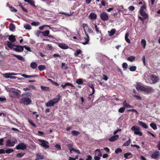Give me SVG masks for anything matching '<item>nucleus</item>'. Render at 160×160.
Wrapping results in <instances>:
<instances>
[{
	"instance_id": "obj_1",
	"label": "nucleus",
	"mask_w": 160,
	"mask_h": 160,
	"mask_svg": "<svg viewBox=\"0 0 160 160\" xmlns=\"http://www.w3.org/2000/svg\"><path fill=\"white\" fill-rule=\"evenodd\" d=\"M21 93L20 90L12 88H10L9 90V96L12 98L16 97L18 98L20 97Z\"/></svg>"
},
{
	"instance_id": "obj_2",
	"label": "nucleus",
	"mask_w": 160,
	"mask_h": 160,
	"mask_svg": "<svg viewBox=\"0 0 160 160\" xmlns=\"http://www.w3.org/2000/svg\"><path fill=\"white\" fill-rule=\"evenodd\" d=\"M149 77L150 80L149 78H144V79L147 82L150 84H155L159 81V78L155 75H151Z\"/></svg>"
},
{
	"instance_id": "obj_3",
	"label": "nucleus",
	"mask_w": 160,
	"mask_h": 160,
	"mask_svg": "<svg viewBox=\"0 0 160 160\" xmlns=\"http://www.w3.org/2000/svg\"><path fill=\"white\" fill-rule=\"evenodd\" d=\"M58 97L54 98L48 101L47 103H46L45 105L47 107H51L54 106V105L57 103L60 99V95H58Z\"/></svg>"
},
{
	"instance_id": "obj_4",
	"label": "nucleus",
	"mask_w": 160,
	"mask_h": 160,
	"mask_svg": "<svg viewBox=\"0 0 160 160\" xmlns=\"http://www.w3.org/2000/svg\"><path fill=\"white\" fill-rule=\"evenodd\" d=\"M31 102L30 98L28 97H24L19 100V102L22 104L28 105L30 104Z\"/></svg>"
},
{
	"instance_id": "obj_5",
	"label": "nucleus",
	"mask_w": 160,
	"mask_h": 160,
	"mask_svg": "<svg viewBox=\"0 0 160 160\" xmlns=\"http://www.w3.org/2000/svg\"><path fill=\"white\" fill-rule=\"evenodd\" d=\"M131 129L134 132L135 134L138 135L140 136L142 135V133L139 127L137 126H134L132 127Z\"/></svg>"
},
{
	"instance_id": "obj_6",
	"label": "nucleus",
	"mask_w": 160,
	"mask_h": 160,
	"mask_svg": "<svg viewBox=\"0 0 160 160\" xmlns=\"http://www.w3.org/2000/svg\"><path fill=\"white\" fill-rule=\"evenodd\" d=\"M38 141L40 142L39 144L44 148L48 149L49 148V142L47 141L41 139H38Z\"/></svg>"
},
{
	"instance_id": "obj_7",
	"label": "nucleus",
	"mask_w": 160,
	"mask_h": 160,
	"mask_svg": "<svg viewBox=\"0 0 160 160\" xmlns=\"http://www.w3.org/2000/svg\"><path fill=\"white\" fill-rule=\"evenodd\" d=\"M154 91V89L150 87H145L144 91V93L146 94H148L149 93L153 92Z\"/></svg>"
},
{
	"instance_id": "obj_8",
	"label": "nucleus",
	"mask_w": 160,
	"mask_h": 160,
	"mask_svg": "<svg viewBox=\"0 0 160 160\" xmlns=\"http://www.w3.org/2000/svg\"><path fill=\"white\" fill-rule=\"evenodd\" d=\"M17 140L14 139L13 141H11L10 140L8 139L6 142V146L7 147H12L14 146Z\"/></svg>"
},
{
	"instance_id": "obj_9",
	"label": "nucleus",
	"mask_w": 160,
	"mask_h": 160,
	"mask_svg": "<svg viewBox=\"0 0 160 160\" xmlns=\"http://www.w3.org/2000/svg\"><path fill=\"white\" fill-rule=\"evenodd\" d=\"M101 19L104 21H107L108 19V14L105 12H101L100 15Z\"/></svg>"
},
{
	"instance_id": "obj_10",
	"label": "nucleus",
	"mask_w": 160,
	"mask_h": 160,
	"mask_svg": "<svg viewBox=\"0 0 160 160\" xmlns=\"http://www.w3.org/2000/svg\"><path fill=\"white\" fill-rule=\"evenodd\" d=\"M27 145L23 143H19L16 147V149L17 150H24L26 149Z\"/></svg>"
},
{
	"instance_id": "obj_11",
	"label": "nucleus",
	"mask_w": 160,
	"mask_h": 160,
	"mask_svg": "<svg viewBox=\"0 0 160 160\" xmlns=\"http://www.w3.org/2000/svg\"><path fill=\"white\" fill-rule=\"evenodd\" d=\"M24 47L21 45H15L13 48V50L18 52H21L23 50Z\"/></svg>"
},
{
	"instance_id": "obj_12",
	"label": "nucleus",
	"mask_w": 160,
	"mask_h": 160,
	"mask_svg": "<svg viewBox=\"0 0 160 160\" xmlns=\"http://www.w3.org/2000/svg\"><path fill=\"white\" fill-rule=\"evenodd\" d=\"M19 73H15L14 72L7 73L3 74V76L6 78H10L11 76L18 75L19 74Z\"/></svg>"
},
{
	"instance_id": "obj_13",
	"label": "nucleus",
	"mask_w": 160,
	"mask_h": 160,
	"mask_svg": "<svg viewBox=\"0 0 160 160\" xmlns=\"http://www.w3.org/2000/svg\"><path fill=\"white\" fill-rule=\"evenodd\" d=\"M160 156V153L158 151H155L151 155V158L154 159H157Z\"/></svg>"
},
{
	"instance_id": "obj_14",
	"label": "nucleus",
	"mask_w": 160,
	"mask_h": 160,
	"mask_svg": "<svg viewBox=\"0 0 160 160\" xmlns=\"http://www.w3.org/2000/svg\"><path fill=\"white\" fill-rule=\"evenodd\" d=\"M85 35L86 36V37L82 39L83 40H84V41L82 42V43L83 45H86L88 44L89 42V37L87 33L86 34H85Z\"/></svg>"
},
{
	"instance_id": "obj_15",
	"label": "nucleus",
	"mask_w": 160,
	"mask_h": 160,
	"mask_svg": "<svg viewBox=\"0 0 160 160\" xmlns=\"http://www.w3.org/2000/svg\"><path fill=\"white\" fill-rule=\"evenodd\" d=\"M97 17V14L94 12H91L88 16V18L90 19L95 20Z\"/></svg>"
},
{
	"instance_id": "obj_16",
	"label": "nucleus",
	"mask_w": 160,
	"mask_h": 160,
	"mask_svg": "<svg viewBox=\"0 0 160 160\" xmlns=\"http://www.w3.org/2000/svg\"><path fill=\"white\" fill-rule=\"evenodd\" d=\"M58 46L62 49H67L68 48V46L66 44L63 43H59Z\"/></svg>"
},
{
	"instance_id": "obj_17",
	"label": "nucleus",
	"mask_w": 160,
	"mask_h": 160,
	"mask_svg": "<svg viewBox=\"0 0 160 160\" xmlns=\"http://www.w3.org/2000/svg\"><path fill=\"white\" fill-rule=\"evenodd\" d=\"M119 138V136L118 135H115L114 136H112L110 138H109V140L111 142H113L117 140Z\"/></svg>"
},
{
	"instance_id": "obj_18",
	"label": "nucleus",
	"mask_w": 160,
	"mask_h": 160,
	"mask_svg": "<svg viewBox=\"0 0 160 160\" xmlns=\"http://www.w3.org/2000/svg\"><path fill=\"white\" fill-rule=\"evenodd\" d=\"M145 87L140 85H137L136 86V88L137 90L138 91H143Z\"/></svg>"
},
{
	"instance_id": "obj_19",
	"label": "nucleus",
	"mask_w": 160,
	"mask_h": 160,
	"mask_svg": "<svg viewBox=\"0 0 160 160\" xmlns=\"http://www.w3.org/2000/svg\"><path fill=\"white\" fill-rule=\"evenodd\" d=\"M138 122L139 124L143 128L145 129L148 128V126L146 123L139 120Z\"/></svg>"
},
{
	"instance_id": "obj_20",
	"label": "nucleus",
	"mask_w": 160,
	"mask_h": 160,
	"mask_svg": "<svg viewBox=\"0 0 160 160\" xmlns=\"http://www.w3.org/2000/svg\"><path fill=\"white\" fill-rule=\"evenodd\" d=\"M8 39L11 42L13 43L14 42L16 41L15 36H13L12 35L9 36Z\"/></svg>"
},
{
	"instance_id": "obj_21",
	"label": "nucleus",
	"mask_w": 160,
	"mask_h": 160,
	"mask_svg": "<svg viewBox=\"0 0 160 160\" xmlns=\"http://www.w3.org/2000/svg\"><path fill=\"white\" fill-rule=\"evenodd\" d=\"M129 35V34L128 32H127L126 33L125 35V38L126 42L128 43H131V41L130 39L128 38V37Z\"/></svg>"
},
{
	"instance_id": "obj_22",
	"label": "nucleus",
	"mask_w": 160,
	"mask_h": 160,
	"mask_svg": "<svg viewBox=\"0 0 160 160\" xmlns=\"http://www.w3.org/2000/svg\"><path fill=\"white\" fill-rule=\"evenodd\" d=\"M12 55L15 57L17 58L19 60H21L23 62H24L25 61L24 58L21 56L19 55H16L14 54H13Z\"/></svg>"
},
{
	"instance_id": "obj_23",
	"label": "nucleus",
	"mask_w": 160,
	"mask_h": 160,
	"mask_svg": "<svg viewBox=\"0 0 160 160\" xmlns=\"http://www.w3.org/2000/svg\"><path fill=\"white\" fill-rule=\"evenodd\" d=\"M30 67L33 69H35L38 66V64L34 62L31 63L30 65Z\"/></svg>"
},
{
	"instance_id": "obj_24",
	"label": "nucleus",
	"mask_w": 160,
	"mask_h": 160,
	"mask_svg": "<svg viewBox=\"0 0 160 160\" xmlns=\"http://www.w3.org/2000/svg\"><path fill=\"white\" fill-rule=\"evenodd\" d=\"M21 75L22 77H24L26 78H29L32 77H38V76L37 75H28L25 74H22Z\"/></svg>"
},
{
	"instance_id": "obj_25",
	"label": "nucleus",
	"mask_w": 160,
	"mask_h": 160,
	"mask_svg": "<svg viewBox=\"0 0 160 160\" xmlns=\"http://www.w3.org/2000/svg\"><path fill=\"white\" fill-rule=\"evenodd\" d=\"M67 86H70L72 87H74L73 85L69 82H66L64 84H62L61 85V86L63 88H64Z\"/></svg>"
},
{
	"instance_id": "obj_26",
	"label": "nucleus",
	"mask_w": 160,
	"mask_h": 160,
	"mask_svg": "<svg viewBox=\"0 0 160 160\" xmlns=\"http://www.w3.org/2000/svg\"><path fill=\"white\" fill-rule=\"evenodd\" d=\"M140 15L143 17L144 19H146L148 18V16L146 12H143L140 13Z\"/></svg>"
},
{
	"instance_id": "obj_27",
	"label": "nucleus",
	"mask_w": 160,
	"mask_h": 160,
	"mask_svg": "<svg viewBox=\"0 0 160 160\" xmlns=\"http://www.w3.org/2000/svg\"><path fill=\"white\" fill-rule=\"evenodd\" d=\"M146 6L145 5H143L141 8L139 10L140 13H141V12H145V10L146 9Z\"/></svg>"
},
{
	"instance_id": "obj_28",
	"label": "nucleus",
	"mask_w": 160,
	"mask_h": 160,
	"mask_svg": "<svg viewBox=\"0 0 160 160\" xmlns=\"http://www.w3.org/2000/svg\"><path fill=\"white\" fill-rule=\"evenodd\" d=\"M36 157L39 159H43L44 158V157L42 156L41 154L38 153L36 154Z\"/></svg>"
},
{
	"instance_id": "obj_29",
	"label": "nucleus",
	"mask_w": 160,
	"mask_h": 160,
	"mask_svg": "<svg viewBox=\"0 0 160 160\" xmlns=\"http://www.w3.org/2000/svg\"><path fill=\"white\" fill-rule=\"evenodd\" d=\"M141 44L144 48H145L146 45V42L145 39H142L141 41Z\"/></svg>"
},
{
	"instance_id": "obj_30",
	"label": "nucleus",
	"mask_w": 160,
	"mask_h": 160,
	"mask_svg": "<svg viewBox=\"0 0 160 160\" xmlns=\"http://www.w3.org/2000/svg\"><path fill=\"white\" fill-rule=\"evenodd\" d=\"M41 33H42L43 36H46L49 35V30H46L43 32H42Z\"/></svg>"
},
{
	"instance_id": "obj_31",
	"label": "nucleus",
	"mask_w": 160,
	"mask_h": 160,
	"mask_svg": "<svg viewBox=\"0 0 160 160\" xmlns=\"http://www.w3.org/2000/svg\"><path fill=\"white\" fill-rule=\"evenodd\" d=\"M70 153H72V151H73L75 152H76V153H78V154H80V151H79V150H78V149H75V148H70Z\"/></svg>"
},
{
	"instance_id": "obj_32",
	"label": "nucleus",
	"mask_w": 160,
	"mask_h": 160,
	"mask_svg": "<svg viewBox=\"0 0 160 160\" xmlns=\"http://www.w3.org/2000/svg\"><path fill=\"white\" fill-rule=\"evenodd\" d=\"M135 59V57L134 56H132L128 57L127 58V60L130 62L133 61Z\"/></svg>"
},
{
	"instance_id": "obj_33",
	"label": "nucleus",
	"mask_w": 160,
	"mask_h": 160,
	"mask_svg": "<svg viewBox=\"0 0 160 160\" xmlns=\"http://www.w3.org/2000/svg\"><path fill=\"white\" fill-rule=\"evenodd\" d=\"M38 69L40 71H42L45 69V66L42 65H41L38 66Z\"/></svg>"
},
{
	"instance_id": "obj_34",
	"label": "nucleus",
	"mask_w": 160,
	"mask_h": 160,
	"mask_svg": "<svg viewBox=\"0 0 160 160\" xmlns=\"http://www.w3.org/2000/svg\"><path fill=\"white\" fill-rule=\"evenodd\" d=\"M61 68L64 69L65 70H67L68 68V67L67 64H66L65 63L62 62V63Z\"/></svg>"
},
{
	"instance_id": "obj_35",
	"label": "nucleus",
	"mask_w": 160,
	"mask_h": 160,
	"mask_svg": "<svg viewBox=\"0 0 160 160\" xmlns=\"http://www.w3.org/2000/svg\"><path fill=\"white\" fill-rule=\"evenodd\" d=\"M116 30L115 29H112L110 31H108V32L109 34V35L110 36H112L114 35V33H115Z\"/></svg>"
},
{
	"instance_id": "obj_36",
	"label": "nucleus",
	"mask_w": 160,
	"mask_h": 160,
	"mask_svg": "<svg viewBox=\"0 0 160 160\" xmlns=\"http://www.w3.org/2000/svg\"><path fill=\"white\" fill-rule=\"evenodd\" d=\"M76 82L78 84H82L83 83V79L82 78L78 79L76 81Z\"/></svg>"
},
{
	"instance_id": "obj_37",
	"label": "nucleus",
	"mask_w": 160,
	"mask_h": 160,
	"mask_svg": "<svg viewBox=\"0 0 160 160\" xmlns=\"http://www.w3.org/2000/svg\"><path fill=\"white\" fill-rule=\"evenodd\" d=\"M82 27L83 28L85 34H86V32L85 30L86 29H87L88 28V25L87 24L83 23L82 24Z\"/></svg>"
},
{
	"instance_id": "obj_38",
	"label": "nucleus",
	"mask_w": 160,
	"mask_h": 160,
	"mask_svg": "<svg viewBox=\"0 0 160 160\" xmlns=\"http://www.w3.org/2000/svg\"><path fill=\"white\" fill-rule=\"evenodd\" d=\"M72 134L73 136H77L80 134V132L76 130H73L72 131Z\"/></svg>"
},
{
	"instance_id": "obj_39",
	"label": "nucleus",
	"mask_w": 160,
	"mask_h": 160,
	"mask_svg": "<svg viewBox=\"0 0 160 160\" xmlns=\"http://www.w3.org/2000/svg\"><path fill=\"white\" fill-rule=\"evenodd\" d=\"M150 126L154 130H156L157 129V126L156 124L154 123H151L150 124Z\"/></svg>"
},
{
	"instance_id": "obj_40",
	"label": "nucleus",
	"mask_w": 160,
	"mask_h": 160,
	"mask_svg": "<svg viewBox=\"0 0 160 160\" xmlns=\"http://www.w3.org/2000/svg\"><path fill=\"white\" fill-rule=\"evenodd\" d=\"M95 152H98V153H95L96 155H97V156H99V157H101L102 156L101 152L100 150L99 149H96V150H95Z\"/></svg>"
},
{
	"instance_id": "obj_41",
	"label": "nucleus",
	"mask_w": 160,
	"mask_h": 160,
	"mask_svg": "<svg viewBox=\"0 0 160 160\" xmlns=\"http://www.w3.org/2000/svg\"><path fill=\"white\" fill-rule=\"evenodd\" d=\"M13 42H8L7 43V45L8 46L11 48H13L14 47V45H13L12 44Z\"/></svg>"
},
{
	"instance_id": "obj_42",
	"label": "nucleus",
	"mask_w": 160,
	"mask_h": 160,
	"mask_svg": "<svg viewBox=\"0 0 160 160\" xmlns=\"http://www.w3.org/2000/svg\"><path fill=\"white\" fill-rule=\"evenodd\" d=\"M25 154V153L23 152H20L18 153L16 155V157L18 158H21Z\"/></svg>"
},
{
	"instance_id": "obj_43",
	"label": "nucleus",
	"mask_w": 160,
	"mask_h": 160,
	"mask_svg": "<svg viewBox=\"0 0 160 160\" xmlns=\"http://www.w3.org/2000/svg\"><path fill=\"white\" fill-rule=\"evenodd\" d=\"M82 53V51L80 49H77L76 50V52L74 53V55L76 56H78L79 54Z\"/></svg>"
},
{
	"instance_id": "obj_44",
	"label": "nucleus",
	"mask_w": 160,
	"mask_h": 160,
	"mask_svg": "<svg viewBox=\"0 0 160 160\" xmlns=\"http://www.w3.org/2000/svg\"><path fill=\"white\" fill-rule=\"evenodd\" d=\"M41 89L42 90L45 91H49V88L48 87H46L43 86H41Z\"/></svg>"
},
{
	"instance_id": "obj_45",
	"label": "nucleus",
	"mask_w": 160,
	"mask_h": 160,
	"mask_svg": "<svg viewBox=\"0 0 160 160\" xmlns=\"http://www.w3.org/2000/svg\"><path fill=\"white\" fill-rule=\"evenodd\" d=\"M24 28L26 29L30 30L31 29V26L28 24H25L24 25Z\"/></svg>"
},
{
	"instance_id": "obj_46",
	"label": "nucleus",
	"mask_w": 160,
	"mask_h": 160,
	"mask_svg": "<svg viewBox=\"0 0 160 160\" xmlns=\"http://www.w3.org/2000/svg\"><path fill=\"white\" fill-rule=\"evenodd\" d=\"M137 68L135 66H131L130 67L129 70L130 71L134 72L136 70Z\"/></svg>"
},
{
	"instance_id": "obj_47",
	"label": "nucleus",
	"mask_w": 160,
	"mask_h": 160,
	"mask_svg": "<svg viewBox=\"0 0 160 160\" xmlns=\"http://www.w3.org/2000/svg\"><path fill=\"white\" fill-rule=\"evenodd\" d=\"M15 28V26L13 24H11L9 26V29L11 31L13 30Z\"/></svg>"
},
{
	"instance_id": "obj_48",
	"label": "nucleus",
	"mask_w": 160,
	"mask_h": 160,
	"mask_svg": "<svg viewBox=\"0 0 160 160\" xmlns=\"http://www.w3.org/2000/svg\"><path fill=\"white\" fill-rule=\"evenodd\" d=\"M13 151V149H9L5 151V152L6 153H7L9 154L12 153Z\"/></svg>"
},
{
	"instance_id": "obj_49",
	"label": "nucleus",
	"mask_w": 160,
	"mask_h": 160,
	"mask_svg": "<svg viewBox=\"0 0 160 160\" xmlns=\"http://www.w3.org/2000/svg\"><path fill=\"white\" fill-rule=\"evenodd\" d=\"M123 106L124 107H128V108H131L132 107L129 105V104L127 103L126 102V101H125L123 103Z\"/></svg>"
},
{
	"instance_id": "obj_50",
	"label": "nucleus",
	"mask_w": 160,
	"mask_h": 160,
	"mask_svg": "<svg viewBox=\"0 0 160 160\" xmlns=\"http://www.w3.org/2000/svg\"><path fill=\"white\" fill-rule=\"evenodd\" d=\"M40 24V23L38 22H33L31 23V25L34 26H38Z\"/></svg>"
},
{
	"instance_id": "obj_51",
	"label": "nucleus",
	"mask_w": 160,
	"mask_h": 160,
	"mask_svg": "<svg viewBox=\"0 0 160 160\" xmlns=\"http://www.w3.org/2000/svg\"><path fill=\"white\" fill-rule=\"evenodd\" d=\"M9 8L12 12H16L17 11V10L12 6L9 7Z\"/></svg>"
},
{
	"instance_id": "obj_52",
	"label": "nucleus",
	"mask_w": 160,
	"mask_h": 160,
	"mask_svg": "<svg viewBox=\"0 0 160 160\" xmlns=\"http://www.w3.org/2000/svg\"><path fill=\"white\" fill-rule=\"evenodd\" d=\"M130 142H131V140H130V139H129V140L128 141L125 143H124L123 145L124 146H128L130 145Z\"/></svg>"
},
{
	"instance_id": "obj_53",
	"label": "nucleus",
	"mask_w": 160,
	"mask_h": 160,
	"mask_svg": "<svg viewBox=\"0 0 160 160\" xmlns=\"http://www.w3.org/2000/svg\"><path fill=\"white\" fill-rule=\"evenodd\" d=\"M131 155V153L130 152L124 154V157L126 158H128V157Z\"/></svg>"
},
{
	"instance_id": "obj_54",
	"label": "nucleus",
	"mask_w": 160,
	"mask_h": 160,
	"mask_svg": "<svg viewBox=\"0 0 160 160\" xmlns=\"http://www.w3.org/2000/svg\"><path fill=\"white\" fill-rule=\"evenodd\" d=\"M23 47L28 51H29V52H31V48L30 47H29L26 45H24L23 46Z\"/></svg>"
},
{
	"instance_id": "obj_55",
	"label": "nucleus",
	"mask_w": 160,
	"mask_h": 160,
	"mask_svg": "<svg viewBox=\"0 0 160 160\" xmlns=\"http://www.w3.org/2000/svg\"><path fill=\"white\" fill-rule=\"evenodd\" d=\"M125 110V108H121L118 110V112L121 113H122L124 112Z\"/></svg>"
},
{
	"instance_id": "obj_56",
	"label": "nucleus",
	"mask_w": 160,
	"mask_h": 160,
	"mask_svg": "<svg viewBox=\"0 0 160 160\" xmlns=\"http://www.w3.org/2000/svg\"><path fill=\"white\" fill-rule=\"evenodd\" d=\"M122 150L120 148H118L116 149L115 151V152L116 153H118L120 152H122Z\"/></svg>"
},
{
	"instance_id": "obj_57",
	"label": "nucleus",
	"mask_w": 160,
	"mask_h": 160,
	"mask_svg": "<svg viewBox=\"0 0 160 160\" xmlns=\"http://www.w3.org/2000/svg\"><path fill=\"white\" fill-rule=\"evenodd\" d=\"M122 67L125 69H127L128 68V64L125 62L123 63L122 65Z\"/></svg>"
},
{
	"instance_id": "obj_58",
	"label": "nucleus",
	"mask_w": 160,
	"mask_h": 160,
	"mask_svg": "<svg viewBox=\"0 0 160 160\" xmlns=\"http://www.w3.org/2000/svg\"><path fill=\"white\" fill-rule=\"evenodd\" d=\"M133 96L134 97L136 98L137 100H140L142 99L141 97L140 96L135 95H133Z\"/></svg>"
},
{
	"instance_id": "obj_59",
	"label": "nucleus",
	"mask_w": 160,
	"mask_h": 160,
	"mask_svg": "<svg viewBox=\"0 0 160 160\" xmlns=\"http://www.w3.org/2000/svg\"><path fill=\"white\" fill-rule=\"evenodd\" d=\"M28 121L29 122V123L32 125L33 126L36 127V126L35 125V124L33 122V121L31 120H29Z\"/></svg>"
},
{
	"instance_id": "obj_60",
	"label": "nucleus",
	"mask_w": 160,
	"mask_h": 160,
	"mask_svg": "<svg viewBox=\"0 0 160 160\" xmlns=\"http://www.w3.org/2000/svg\"><path fill=\"white\" fill-rule=\"evenodd\" d=\"M28 3L30 4L32 6H35V4L34 3V2L33 1H30L29 0V1L28 2Z\"/></svg>"
},
{
	"instance_id": "obj_61",
	"label": "nucleus",
	"mask_w": 160,
	"mask_h": 160,
	"mask_svg": "<svg viewBox=\"0 0 160 160\" xmlns=\"http://www.w3.org/2000/svg\"><path fill=\"white\" fill-rule=\"evenodd\" d=\"M10 78L12 79H14L18 78V80H22V78H19L16 77L12 76H11V77H10Z\"/></svg>"
},
{
	"instance_id": "obj_62",
	"label": "nucleus",
	"mask_w": 160,
	"mask_h": 160,
	"mask_svg": "<svg viewBox=\"0 0 160 160\" xmlns=\"http://www.w3.org/2000/svg\"><path fill=\"white\" fill-rule=\"evenodd\" d=\"M55 147L57 148L58 150H60L61 149V147L60 145L58 144H56L55 145Z\"/></svg>"
},
{
	"instance_id": "obj_63",
	"label": "nucleus",
	"mask_w": 160,
	"mask_h": 160,
	"mask_svg": "<svg viewBox=\"0 0 160 160\" xmlns=\"http://www.w3.org/2000/svg\"><path fill=\"white\" fill-rule=\"evenodd\" d=\"M5 153V151L3 149H0V154H4Z\"/></svg>"
},
{
	"instance_id": "obj_64",
	"label": "nucleus",
	"mask_w": 160,
	"mask_h": 160,
	"mask_svg": "<svg viewBox=\"0 0 160 160\" xmlns=\"http://www.w3.org/2000/svg\"><path fill=\"white\" fill-rule=\"evenodd\" d=\"M94 159L95 160H99L100 159V157L98 156H94Z\"/></svg>"
}]
</instances>
